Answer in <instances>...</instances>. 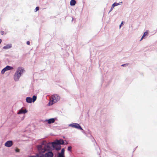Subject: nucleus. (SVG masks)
Returning <instances> with one entry per match:
<instances>
[{"mask_svg":"<svg viewBox=\"0 0 157 157\" xmlns=\"http://www.w3.org/2000/svg\"><path fill=\"white\" fill-rule=\"evenodd\" d=\"M67 143L65 144L63 140H57L53 142L47 143L46 141H44L41 143V145H38L37 147H55L56 146L61 144H66Z\"/></svg>","mask_w":157,"mask_h":157,"instance_id":"obj_1","label":"nucleus"},{"mask_svg":"<svg viewBox=\"0 0 157 157\" xmlns=\"http://www.w3.org/2000/svg\"><path fill=\"white\" fill-rule=\"evenodd\" d=\"M60 98L57 94H54L51 96L50 101L48 103L49 105H52L54 103L56 102L60 99Z\"/></svg>","mask_w":157,"mask_h":157,"instance_id":"obj_2","label":"nucleus"},{"mask_svg":"<svg viewBox=\"0 0 157 157\" xmlns=\"http://www.w3.org/2000/svg\"><path fill=\"white\" fill-rule=\"evenodd\" d=\"M46 148H37V150L39 152V154L36 155V157L34 156H32L30 157H41V156H43L44 155L42 154L44 153L45 151Z\"/></svg>","mask_w":157,"mask_h":157,"instance_id":"obj_3","label":"nucleus"},{"mask_svg":"<svg viewBox=\"0 0 157 157\" xmlns=\"http://www.w3.org/2000/svg\"><path fill=\"white\" fill-rule=\"evenodd\" d=\"M69 126L81 130H82V129L81 126L79 125V124L78 123H73L72 124H70L69 125Z\"/></svg>","mask_w":157,"mask_h":157,"instance_id":"obj_4","label":"nucleus"},{"mask_svg":"<svg viewBox=\"0 0 157 157\" xmlns=\"http://www.w3.org/2000/svg\"><path fill=\"white\" fill-rule=\"evenodd\" d=\"M24 71V69L22 67H18L16 73L21 76V74Z\"/></svg>","mask_w":157,"mask_h":157,"instance_id":"obj_5","label":"nucleus"},{"mask_svg":"<svg viewBox=\"0 0 157 157\" xmlns=\"http://www.w3.org/2000/svg\"><path fill=\"white\" fill-rule=\"evenodd\" d=\"M13 144V142L11 140H9L7 141L5 144V146L7 147H10Z\"/></svg>","mask_w":157,"mask_h":157,"instance_id":"obj_6","label":"nucleus"},{"mask_svg":"<svg viewBox=\"0 0 157 157\" xmlns=\"http://www.w3.org/2000/svg\"><path fill=\"white\" fill-rule=\"evenodd\" d=\"M44 156L45 157H53V154L52 152H48L46 153Z\"/></svg>","mask_w":157,"mask_h":157,"instance_id":"obj_7","label":"nucleus"},{"mask_svg":"<svg viewBox=\"0 0 157 157\" xmlns=\"http://www.w3.org/2000/svg\"><path fill=\"white\" fill-rule=\"evenodd\" d=\"M20 76L17 74L16 73H15L14 76V80L15 81H18L20 77Z\"/></svg>","mask_w":157,"mask_h":157,"instance_id":"obj_8","label":"nucleus"},{"mask_svg":"<svg viewBox=\"0 0 157 157\" xmlns=\"http://www.w3.org/2000/svg\"><path fill=\"white\" fill-rule=\"evenodd\" d=\"M45 121L47 122L48 124H51L54 122L55 120L54 118H51L48 120H46Z\"/></svg>","mask_w":157,"mask_h":157,"instance_id":"obj_9","label":"nucleus"},{"mask_svg":"<svg viewBox=\"0 0 157 157\" xmlns=\"http://www.w3.org/2000/svg\"><path fill=\"white\" fill-rule=\"evenodd\" d=\"M27 111L25 109L24 110H23V109H21L20 110L19 112L18 113V114H21L22 113H25L27 112Z\"/></svg>","mask_w":157,"mask_h":157,"instance_id":"obj_10","label":"nucleus"},{"mask_svg":"<svg viewBox=\"0 0 157 157\" xmlns=\"http://www.w3.org/2000/svg\"><path fill=\"white\" fill-rule=\"evenodd\" d=\"M32 101V98L29 97H28L26 98V101L27 102L31 103Z\"/></svg>","mask_w":157,"mask_h":157,"instance_id":"obj_11","label":"nucleus"},{"mask_svg":"<svg viewBox=\"0 0 157 157\" xmlns=\"http://www.w3.org/2000/svg\"><path fill=\"white\" fill-rule=\"evenodd\" d=\"M11 44H8L6 46H4L3 47V48L5 49L10 48L11 47Z\"/></svg>","mask_w":157,"mask_h":157,"instance_id":"obj_12","label":"nucleus"},{"mask_svg":"<svg viewBox=\"0 0 157 157\" xmlns=\"http://www.w3.org/2000/svg\"><path fill=\"white\" fill-rule=\"evenodd\" d=\"M148 34V31L147 30L144 33L143 35L141 38V39L140 40V41L145 36H147Z\"/></svg>","mask_w":157,"mask_h":157,"instance_id":"obj_13","label":"nucleus"},{"mask_svg":"<svg viewBox=\"0 0 157 157\" xmlns=\"http://www.w3.org/2000/svg\"><path fill=\"white\" fill-rule=\"evenodd\" d=\"M76 3V1L75 0H71L70 1V5L74 6Z\"/></svg>","mask_w":157,"mask_h":157,"instance_id":"obj_14","label":"nucleus"},{"mask_svg":"<svg viewBox=\"0 0 157 157\" xmlns=\"http://www.w3.org/2000/svg\"><path fill=\"white\" fill-rule=\"evenodd\" d=\"M5 68L6 69V71L10 70H12L13 69V68L12 67H11L9 66H7Z\"/></svg>","mask_w":157,"mask_h":157,"instance_id":"obj_15","label":"nucleus"},{"mask_svg":"<svg viewBox=\"0 0 157 157\" xmlns=\"http://www.w3.org/2000/svg\"><path fill=\"white\" fill-rule=\"evenodd\" d=\"M119 4V3H116V2H115L112 5V7H111V10L110 11H111L112 10V9L115 6H117Z\"/></svg>","mask_w":157,"mask_h":157,"instance_id":"obj_16","label":"nucleus"},{"mask_svg":"<svg viewBox=\"0 0 157 157\" xmlns=\"http://www.w3.org/2000/svg\"><path fill=\"white\" fill-rule=\"evenodd\" d=\"M32 99L33 102H34L36 100V97L35 95H34L33 96V99Z\"/></svg>","mask_w":157,"mask_h":157,"instance_id":"obj_17","label":"nucleus"},{"mask_svg":"<svg viewBox=\"0 0 157 157\" xmlns=\"http://www.w3.org/2000/svg\"><path fill=\"white\" fill-rule=\"evenodd\" d=\"M58 157H65L64 156V154L59 153L58 154Z\"/></svg>","mask_w":157,"mask_h":157,"instance_id":"obj_18","label":"nucleus"},{"mask_svg":"<svg viewBox=\"0 0 157 157\" xmlns=\"http://www.w3.org/2000/svg\"><path fill=\"white\" fill-rule=\"evenodd\" d=\"M6 71V69H5V68H4L2 70V71H1L2 74H3Z\"/></svg>","mask_w":157,"mask_h":157,"instance_id":"obj_19","label":"nucleus"},{"mask_svg":"<svg viewBox=\"0 0 157 157\" xmlns=\"http://www.w3.org/2000/svg\"><path fill=\"white\" fill-rule=\"evenodd\" d=\"M64 151L65 150H64V148H63L61 150V153H59L60 154H64Z\"/></svg>","mask_w":157,"mask_h":157,"instance_id":"obj_20","label":"nucleus"},{"mask_svg":"<svg viewBox=\"0 0 157 157\" xmlns=\"http://www.w3.org/2000/svg\"><path fill=\"white\" fill-rule=\"evenodd\" d=\"M39 7H36L35 9V11L36 12L39 10Z\"/></svg>","mask_w":157,"mask_h":157,"instance_id":"obj_21","label":"nucleus"},{"mask_svg":"<svg viewBox=\"0 0 157 157\" xmlns=\"http://www.w3.org/2000/svg\"><path fill=\"white\" fill-rule=\"evenodd\" d=\"M15 150L16 152H19V149H18L17 148Z\"/></svg>","mask_w":157,"mask_h":157,"instance_id":"obj_22","label":"nucleus"},{"mask_svg":"<svg viewBox=\"0 0 157 157\" xmlns=\"http://www.w3.org/2000/svg\"><path fill=\"white\" fill-rule=\"evenodd\" d=\"M30 42L29 41H27V44L28 45H30Z\"/></svg>","mask_w":157,"mask_h":157,"instance_id":"obj_23","label":"nucleus"},{"mask_svg":"<svg viewBox=\"0 0 157 157\" xmlns=\"http://www.w3.org/2000/svg\"><path fill=\"white\" fill-rule=\"evenodd\" d=\"M72 148H68V150L71 151V150Z\"/></svg>","mask_w":157,"mask_h":157,"instance_id":"obj_24","label":"nucleus"},{"mask_svg":"<svg viewBox=\"0 0 157 157\" xmlns=\"http://www.w3.org/2000/svg\"><path fill=\"white\" fill-rule=\"evenodd\" d=\"M1 33L2 35H3L4 34V31H1Z\"/></svg>","mask_w":157,"mask_h":157,"instance_id":"obj_25","label":"nucleus"},{"mask_svg":"<svg viewBox=\"0 0 157 157\" xmlns=\"http://www.w3.org/2000/svg\"><path fill=\"white\" fill-rule=\"evenodd\" d=\"M56 148V149L57 150H59L61 148H59V147H58V148Z\"/></svg>","mask_w":157,"mask_h":157,"instance_id":"obj_26","label":"nucleus"},{"mask_svg":"<svg viewBox=\"0 0 157 157\" xmlns=\"http://www.w3.org/2000/svg\"><path fill=\"white\" fill-rule=\"evenodd\" d=\"M127 64H122L121 65V66H124L125 65H127Z\"/></svg>","mask_w":157,"mask_h":157,"instance_id":"obj_27","label":"nucleus"},{"mask_svg":"<svg viewBox=\"0 0 157 157\" xmlns=\"http://www.w3.org/2000/svg\"><path fill=\"white\" fill-rule=\"evenodd\" d=\"M123 25V22L122 21V22H121V25Z\"/></svg>","mask_w":157,"mask_h":157,"instance_id":"obj_28","label":"nucleus"},{"mask_svg":"<svg viewBox=\"0 0 157 157\" xmlns=\"http://www.w3.org/2000/svg\"><path fill=\"white\" fill-rule=\"evenodd\" d=\"M2 42V40L1 39H0V44Z\"/></svg>","mask_w":157,"mask_h":157,"instance_id":"obj_29","label":"nucleus"},{"mask_svg":"<svg viewBox=\"0 0 157 157\" xmlns=\"http://www.w3.org/2000/svg\"><path fill=\"white\" fill-rule=\"evenodd\" d=\"M121 25H120V27H119V28H121Z\"/></svg>","mask_w":157,"mask_h":157,"instance_id":"obj_30","label":"nucleus"},{"mask_svg":"<svg viewBox=\"0 0 157 157\" xmlns=\"http://www.w3.org/2000/svg\"><path fill=\"white\" fill-rule=\"evenodd\" d=\"M71 147L70 146V147Z\"/></svg>","mask_w":157,"mask_h":157,"instance_id":"obj_31","label":"nucleus"}]
</instances>
